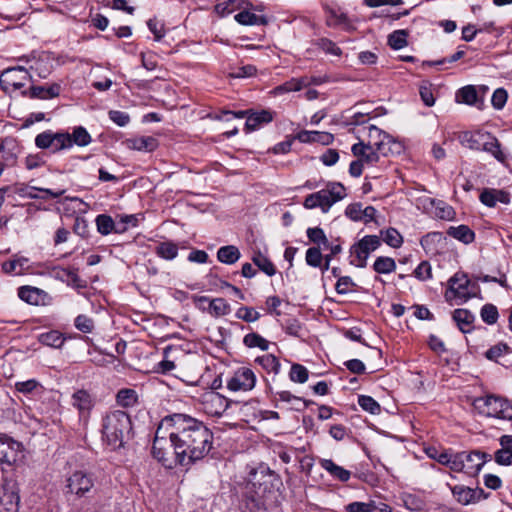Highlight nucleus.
<instances>
[{"label": "nucleus", "mask_w": 512, "mask_h": 512, "mask_svg": "<svg viewBox=\"0 0 512 512\" xmlns=\"http://www.w3.org/2000/svg\"><path fill=\"white\" fill-rule=\"evenodd\" d=\"M167 439L170 441L176 461L185 467L203 459L213 445L211 430L202 421L183 413L165 416L157 427L152 455L163 464L167 461Z\"/></svg>", "instance_id": "1"}, {"label": "nucleus", "mask_w": 512, "mask_h": 512, "mask_svg": "<svg viewBox=\"0 0 512 512\" xmlns=\"http://www.w3.org/2000/svg\"><path fill=\"white\" fill-rule=\"evenodd\" d=\"M131 429L130 417L124 411L114 410L103 417L102 438L111 450L123 447L125 436Z\"/></svg>", "instance_id": "2"}, {"label": "nucleus", "mask_w": 512, "mask_h": 512, "mask_svg": "<svg viewBox=\"0 0 512 512\" xmlns=\"http://www.w3.org/2000/svg\"><path fill=\"white\" fill-rule=\"evenodd\" d=\"M472 405L480 415L485 417L512 420V401L503 396L486 394L475 398Z\"/></svg>", "instance_id": "3"}, {"label": "nucleus", "mask_w": 512, "mask_h": 512, "mask_svg": "<svg viewBox=\"0 0 512 512\" xmlns=\"http://www.w3.org/2000/svg\"><path fill=\"white\" fill-rule=\"evenodd\" d=\"M346 197V189L339 182H329L325 189L309 194L304 200L306 209L319 207L323 213H327L338 201Z\"/></svg>", "instance_id": "4"}, {"label": "nucleus", "mask_w": 512, "mask_h": 512, "mask_svg": "<svg viewBox=\"0 0 512 512\" xmlns=\"http://www.w3.org/2000/svg\"><path fill=\"white\" fill-rule=\"evenodd\" d=\"M381 245V239L377 235H366L350 248L349 263L358 268L367 265L369 255Z\"/></svg>", "instance_id": "5"}, {"label": "nucleus", "mask_w": 512, "mask_h": 512, "mask_svg": "<svg viewBox=\"0 0 512 512\" xmlns=\"http://www.w3.org/2000/svg\"><path fill=\"white\" fill-rule=\"evenodd\" d=\"M476 294V286L471 283L468 276L464 273H456L449 280V288L446 291L447 299H456V304L460 305Z\"/></svg>", "instance_id": "6"}, {"label": "nucleus", "mask_w": 512, "mask_h": 512, "mask_svg": "<svg viewBox=\"0 0 512 512\" xmlns=\"http://www.w3.org/2000/svg\"><path fill=\"white\" fill-rule=\"evenodd\" d=\"M35 145L40 149H51L53 153L72 147V138L68 132L46 130L35 137Z\"/></svg>", "instance_id": "7"}, {"label": "nucleus", "mask_w": 512, "mask_h": 512, "mask_svg": "<svg viewBox=\"0 0 512 512\" xmlns=\"http://www.w3.org/2000/svg\"><path fill=\"white\" fill-rule=\"evenodd\" d=\"M19 488L13 479L5 478L0 485V512H18Z\"/></svg>", "instance_id": "8"}, {"label": "nucleus", "mask_w": 512, "mask_h": 512, "mask_svg": "<svg viewBox=\"0 0 512 512\" xmlns=\"http://www.w3.org/2000/svg\"><path fill=\"white\" fill-rule=\"evenodd\" d=\"M23 458L22 443L6 434H0V463L13 465Z\"/></svg>", "instance_id": "9"}, {"label": "nucleus", "mask_w": 512, "mask_h": 512, "mask_svg": "<svg viewBox=\"0 0 512 512\" xmlns=\"http://www.w3.org/2000/svg\"><path fill=\"white\" fill-rule=\"evenodd\" d=\"M368 141L367 145L381 152L382 156H387L389 153H393V146L397 143L393 141L392 137L386 132L382 131L374 125H370L368 128Z\"/></svg>", "instance_id": "10"}, {"label": "nucleus", "mask_w": 512, "mask_h": 512, "mask_svg": "<svg viewBox=\"0 0 512 512\" xmlns=\"http://www.w3.org/2000/svg\"><path fill=\"white\" fill-rule=\"evenodd\" d=\"M256 376L254 372L247 367L237 369L232 377L227 381V388L231 391H250L255 387Z\"/></svg>", "instance_id": "11"}, {"label": "nucleus", "mask_w": 512, "mask_h": 512, "mask_svg": "<svg viewBox=\"0 0 512 512\" xmlns=\"http://www.w3.org/2000/svg\"><path fill=\"white\" fill-rule=\"evenodd\" d=\"M71 404L78 410L80 420L87 423L90 412L96 404V397L87 390H77L71 397Z\"/></svg>", "instance_id": "12"}, {"label": "nucleus", "mask_w": 512, "mask_h": 512, "mask_svg": "<svg viewBox=\"0 0 512 512\" xmlns=\"http://www.w3.org/2000/svg\"><path fill=\"white\" fill-rule=\"evenodd\" d=\"M94 486V480L91 474L83 471H75L68 479L67 492L75 494L78 497L85 496Z\"/></svg>", "instance_id": "13"}, {"label": "nucleus", "mask_w": 512, "mask_h": 512, "mask_svg": "<svg viewBox=\"0 0 512 512\" xmlns=\"http://www.w3.org/2000/svg\"><path fill=\"white\" fill-rule=\"evenodd\" d=\"M28 71L21 66L7 68L2 72L1 83L4 89L12 87L14 90L22 88L29 80Z\"/></svg>", "instance_id": "14"}, {"label": "nucleus", "mask_w": 512, "mask_h": 512, "mask_svg": "<svg viewBox=\"0 0 512 512\" xmlns=\"http://www.w3.org/2000/svg\"><path fill=\"white\" fill-rule=\"evenodd\" d=\"M451 492L456 501L461 505L475 504L488 496L481 488L472 489L464 485H456L452 487Z\"/></svg>", "instance_id": "15"}, {"label": "nucleus", "mask_w": 512, "mask_h": 512, "mask_svg": "<svg viewBox=\"0 0 512 512\" xmlns=\"http://www.w3.org/2000/svg\"><path fill=\"white\" fill-rule=\"evenodd\" d=\"M351 151L364 165H374L379 161L381 155V152L365 144L364 141L354 144Z\"/></svg>", "instance_id": "16"}, {"label": "nucleus", "mask_w": 512, "mask_h": 512, "mask_svg": "<svg viewBox=\"0 0 512 512\" xmlns=\"http://www.w3.org/2000/svg\"><path fill=\"white\" fill-rule=\"evenodd\" d=\"M274 112L271 110L253 111L247 116L245 130L247 132L255 131L273 121Z\"/></svg>", "instance_id": "17"}, {"label": "nucleus", "mask_w": 512, "mask_h": 512, "mask_svg": "<svg viewBox=\"0 0 512 512\" xmlns=\"http://www.w3.org/2000/svg\"><path fill=\"white\" fill-rule=\"evenodd\" d=\"M484 140L481 142L480 151H485L491 154L496 160L501 163L506 161V155L501 149L499 140L491 133L485 131Z\"/></svg>", "instance_id": "18"}, {"label": "nucleus", "mask_w": 512, "mask_h": 512, "mask_svg": "<svg viewBox=\"0 0 512 512\" xmlns=\"http://www.w3.org/2000/svg\"><path fill=\"white\" fill-rule=\"evenodd\" d=\"M295 139L302 143H320L322 145H329L333 142L334 137L328 132L302 130L297 133Z\"/></svg>", "instance_id": "19"}, {"label": "nucleus", "mask_w": 512, "mask_h": 512, "mask_svg": "<svg viewBox=\"0 0 512 512\" xmlns=\"http://www.w3.org/2000/svg\"><path fill=\"white\" fill-rule=\"evenodd\" d=\"M486 453L480 451L462 452V459L465 462L466 473H477L486 462Z\"/></svg>", "instance_id": "20"}, {"label": "nucleus", "mask_w": 512, "mask_h": 512, "mask_svg": "<svg viewBox=\"0 0 512 512\" xmlns=\"http://www.w3.org/2000/svg\"><path fill=\"white\" fill-rule=\"evenodd\" d=\"M501 448L495 452V461L499 465L512 464V435H503L499 439Z\"/></svg>", "instance_id": "21"}, {"label": "nucleus", "mask_w": 512, "mask_h": 512, "mask_svg": "<svg viewBox=\"0 0 512 512\" xmlns=\"http://www.w3.org/2000/svg\"><path fill=\"white\" fill-rule=\"evenodd\" d=\"M95 223L97 231L103 236H106L112 232L121 234L126 231V226H123V228H116V223L112 217L107 214L98 215L95 219Z\"/></svg>", "instance_id": "22"}, {"label": "nucleus", "mask_w": 512, "mask_h": 512, "mask_svg": "<svg viewBox=\"0 0 512 512\" xmlns=\"http://www.w3.org/2000/svg\"><path fill=\"white\" fill-rule=\"evenodd\" d=\"M485 131H465L459 135V141L462 146L471 150L480 151L481 142L484 140Z\"/></svg>", "instance_id": "23"}, {"label": "nucleus", "mask_w": 512, "mask_h": 512, "mask_svg": "<svg viewBox=\"0 0 512 512\" xmlns=\"http://www.w3.org/2000/svg\"><path fill=\"white\" fill-rule=\"evenodd\" d=\"M480 201L488 207H494L497 202L508 203L509 195L501 190L484 189L480 194Z\"/></svg>", "instance_id": "24"}, {"label": "nucleus", "mask_w": 512, "mask_h": 512, "mask_svg": "<svg viewBox=\"0 0 512 512\" xmlns=\"http://www.w3.org/2000/svg\"><path fill=\"white\" fill-rule=\"evenodd\" d=\"M456 100L459 103L467 105L480 106L483 103L482 99H479L477 89L473 85L462 87L456 93Z\"/></svg>", "instance_id": "25"}, {"label": "nucleus", "mask_w": 512, "mask_h": 512, "mask_svg": "<svg viewBox=\"0 0 512 512\" xmlns=\"http://www.w3.org/2000/svg\"><path fill=\"white\" fill-rule=\"evenodd\" d=\"M452 318L463 333L471 331L475 317L469 310L456 309L453 312Z\"/></svg>", "instance_id": "26"}, {"label": "nucleus", "mask_w": 512, "mask_h": 512, "mask_svg": "<svg viewBox=\"0 0 512 512\" xmlns=\"http://www.w3.org/2000/svg\"><path fill=\"white\" fill-rule=\"evenodd\" d=\"M157 146L158 142L152 136H141L128 140V147L137 151L152 152Z\"/></svg>", "instance_id": "27"}, {"label": "nucleus", "mask_w": 512, "mask_h": 512, "mask_svg": "<svg viewBox=\"0 0 512 512\" xmlns=\"http://www.w3.org/2000/svg\"><path fill=\"white\" fill-rule=\"evenodd\" d=\"M321 467L326 470L331 476L334 478L346 482L350 479L351 473L350 471L344 469L343 467L335 464L330 459H321L320 460Z\"/></svg>", "instance_id": "28"}, {"label": "nucleus", "mask_w": 512, "mask_h": 512, "mask_svg": "<svg viewBox=\"0 0 512 512\" xmlns=\"http://www.w3.org/2000/svg\"><path fill=\"white\" fill-rule=\"evenodd\" d=\"M240 257V250L234 245L222 246L217 251L218 261L227 265L236 263Z\"/></svg>", "instance_id": "29"}, {"label": "nucleus", "mask_w": 512, "mask_h": 512, "mask_svg": "<svg viewBox=\"0 0 512 512\" xmlns=\"http://www.w3.org/2000/svg\"><path fill=\"white\" fill-rule=\"evenodd\" d=\"M447 234L464 244H470L475 239V233L467 225L451 226Z\"/></svg>", "instance_id": "30"}, {"label": "nucleus", "mask_w": 512, "mask_h": 512, "mask_svg": "<svg viewBox=\"0 0 512 512\" xmlns=\"http://www.w3.org/2000/svg\"><path fill=\"white\" fill-rule=\"evenodd\" d=\"M303 88H306V80L303 79V77L300 78H292L285 83L276 86L272 93L274 95H282L289 92H297L302 90Z\"/></svg>", "instance_id": "31"}, {"label": "nucleus", "mask_w": 512, "mask_h": 512, "mask_svg": "<svg viewBox=\"0 0 512 512\" xmlns=\"http://www.w3.org/2000/svg\"><path fill=\"white\" fill-rule=\"evenodd\" d=\"M247 0H219L215 5V12L220 16H226L243 8Z\"/></svg>", "instance_id": "32"}, {"label": "nucleus", "mask_w": 512, "mask_h": 512, "mask_svg": "<svg viewBox=\"0 0 512 512\" xmlns=\"http://www.w3.org/2000/svg\"><path fill=\"white\" fill-rule=\"evenodd\" d=\"M42 294L43 291L36 287L22 286L18 289L19 298L31 305H38Z\"/></svg>", "instance_id": "33"}, {"label": "nucleus", "mask_w": 512, "mask_h": 512, "mask_svg": "<svg viewBox=\"0 0 512 512\" xmlns=\"http://www.w3.org/2000/svg\"><path fill=\"white\" fill-rule=\"evenodd\" d=\"M38 340L43 345L52 348H61L65 342V337L59 331L51 330L40 334Z\"/></svg>", "instance_id": "34"}, {"label": "nucleus", "mask_w": 512, "mask_h": 512, "mask_svg": "<svg viewBox=\"0 0 512 512\" xmlns=\"http://www.w3.org/2000/svg\"><path fill=\"white\" fill-rule=\"evenodd\" d=\"M116 401L118 405L124 408L133 407L138 402V394L133 389H121L116 395Z\"/></svg>", "instance_id": "35"}, {"label": "nucleus", "mask_w": 512, "mask_h": 512, "mask_svg": "<svg viewBox=\"0 0 512 512\" xmlns=\"http://www.w3.org/2000/svg\"><path fill=\"white\" fill-rule=\"evenodd\" d=\"M243 344L248 348H259L262 351H267L270 343L260 334L251 332L244 336Z\"/></svg>", "instance_id": "36"}, {"label": "nucleus", "mask_w": 512, "mask_h": 512, "mask_svg": "<svg viewBox=\"0 0 512 512\" xmlns=\"http://www.w3.org/2000/svg\"><path fill=\"white\" fill-rule=\"evenodd\" d=\"M264 370L268 373L278 374L280 371V362L278 358L272 354H265L263 356H259L255 359Z\"/></svg>", "instance_id": "37"}, {"label": "nucleus", "mask_w": 512, "mask_h": 512, "mask_svg": "<svg viewBox=\"0 0 512 512\" xmlns=\"http://www.w3.org/2000/svg\"><path fill=\"white\" fill-rule=\"evenodd\" d=\"M155 253L165 260H173L178 255V246L170 241L161 242L155 248Z\"/></svg>", "instance_id": "38"}, {"label": "nucleus", "mask_w": 512, "mask_h": 512, "mask_svg": "<svg viewBox=\"0 0 512 512\" xmlns=\"http://www.w3.org/2000/svg\"><path fill=\"white\" fill-rule=\"evenodd\" d=\"M234 19L242 25L266 24V19L262 15H257L247 10H243L235 15Z\"/></svg>", "instance_id": "39"}, {"label": "nucleus", "mask_w": 512, "mask_h": 512, "mask_svg": "<svg viewBox=\"0 0 512 512\" xmlns=\"http://www.w3.org/2000/svg\"><path fill=\"white\" fill-rule=\"evenodd\" d=\"M59 86L50 87L32 86L30 89L31 97L40 99H51L59 95Z\"/></svg>", "instance_id": "40"}, {"label": "nucleus", "mask_w": 512, "mask_h": 512, "mask_svg": "<svg viewBox=\"0 0 512 512\" xmlns=\"http://www.w3.org/2000/svg\"><path fill=\"white\" fill-rule=\"evenodd\" d=\"M373 269L379 274H388L395 271L396 263L391 257L380 256L376 258Z\"/></svg>", "instance_id": "41"}, {"label": "nucleus", "mask_w": 512, "mask_h": 512, "mask_svg": "<svg viewBox=\"0 0 512 512\" xmlns=\"http://www.w3.org/2000/svg\"><path fill=\"white\" fill-rule=\"evenodd\" d=\"M70 137L72 138V146L75 144L80 147H85L92 141L91 135L82 126L75 127Z\"/></svg>", "instance_id": "42"}, {"label": "nucleus", "mask_w": 512, "mask_h": 512, "mask_svg": "<svg viewBox=\"0 0 512 512\" xmlns=\"http://www.w3.org/2000/svg\"><path fill=\"white\" fill-rule=\"evenodd\" d=\"M6 188H10V190L6 191V193L17 194L23 198L47 200L46 196L32 195V191H36V189H38V187L26 186V185H15V186H7Z\"/></svg>", "instance_id": "43"}, {"label": "nucleus", "mask_w": 512, "mask_h": 512, "mask_svg": "<svg viewBox=\"0 0 512 512\" xmlns=\"http://www.w3.org/2000/svg\"><path fill=\"white\" fill-rule=\"evenodd\" d=\"M252 261L266 275L273 276L276 274V268L274 264L260 252L253 256Z\"/></svg>", "instance_id": "44"}, {"label": "nucleus", "mask_w": 512, "mask_h": 512, "mask_svg": "<svg viewBox=\"0 0 512 512\" xmlns=\"http://www.w3.org/2000/svg\"><path fill=\"white\" fill-rule=\"evenodd\" d=\"M358 404L363 410L374 415L379 414L381 411L379 403L368 395H360L358 397Z\"/></svg>", "instance_id": "45"}, {"label": "nucleus", "mask_w": 512, "mask_h": 512, "mask_svg": "<svg viewBox=\"0 0 512 512\" xmlns=\"http://www.w3.org/2000/svg\"><path fill=\"white\" fill-rule=\"evenodd\" d=\"M383 236V241L393 248H398L403 243V237L402 235L395 229V228H389L384 232H381Z\"/></svg>", "instance_id": "46"}, {"label": "nucleus", "mask_w": 512, "mask_h": 512, "mask_svg": "<svg viewBox=\"0 0 512 512\" xmlns=\"http://www.w3.org/2000/svg\"><path fill=\"white\" fill-rule=\"evenodd\" d=\"M235 316L245 322L251 323L259 320L260 313L252 307L242 306L237 311Z\"/></svg>", "instance_id": "47"}, {"label": "nucleus", "mask_w": 512, "mask_h": 512, "mask_svg": "<svg viewBox=\"0 0 512 512\" xmlns=\"http://www.w3.org/2000/svg\"><path fill=\"white\" fill-rule=\"evenodd\" d=\"M290 380L296 383H305L308 380V370L301 364H293L289 373Z\"/></svg>", "instance_id": "48"}, {"label": "nucleus", "mask_w": 512, "mask_h": 512, "mask_svg": "<svg viewBox=\"0 0 512 512\" xmlns=\"http://www.w3.org/2000/svg\"><path fill=\"white\" fill-rule=\"evenodd\" d=\"M209 306L215 316H225L230 312V305L223 298L212 299Z\"/></svg>", "instance_id": "49"}, {"label": "nucleus", "mask_w": 512, "mask_h": 512, "mask_svg": "<svg viewBox=\"0 0 512 512\" xmlns=\"http://www.w3.org/2000/svg\"><path fill=\"white\" fill-rule=\"evenodd\" d=\"M74 326L82 333H91L94 330V321L86 315H78L74 320Z\"/></svg>", "instance_id": "50"}, {"label": "nucleus", "mask_w": 512, "mask_h": 512, "mask_svg": "<svg viewBox=\"0 0 512 512\" xmlns=\"http://www.w3.org/2000/svg\"><path fill=\"white\" fill-rule=\"evenodd\" d=\"M482 320L489 324H495L498 319V310L493 304H485L481 309Z\"/></svg>", "instance_id": "51"}, {"label": "nucleus", "mask_w": 512, "mask_h": 512, "mask_svg": "<svg viewBox=\"0 0 512 512\" xmlns=\"http://www.w3.org/2000/svg\"><path fill=\"white\" fill-rule=\"evenodd\" d=\"M307 237L309 240L315 244H322L325 247L328 246V239L323 231V229L319 227L308 228L307 229Z\"/></svg>", "instance_id": "52"}, {"label": "nucleus", "mask_w": 512, "mask_h": 512, "mask_svg": "<svg viewBox=\"0 0 512 512\" xmlns=\"http://www.w3.org/2000/svg\"><path fill=\"white\" fill-rule=\"evenodd\" d=\"M413 275L420 281L432 278V268L428 261H422L414 270Z\"/></svg>", "instance_id": "53"}, {"label": "nucleus", "mask_w": 512, "mask_h": 512, "mask_svg": "<svg viewBox=\"0 0 512 512\" xmlns=\"http://www.w3.org/2000/svg\"><path fill=\"white\" fill-rule=\"evenodd\" d=\"M355 283L349 276L339 277L335 289L338 294H348L354 291Z\"/></svg>", "instance_id": "54"}, {"label": "nucleus", "mask_w": 512, "mask_h": 512, "mask_svg": "<svg viewBox=\"0 0 512 512\" xmlns=\"http://www.w3.org/2000/svg\"><path fill=\"white\" fill-rule=\"evenodd\" d=\"M323 255L317 247H311L306 251V263L311 267H320Z\"/></svg>", "instance_id": "55"}, {"label": "nucleus", "mask_w": 512, "mask_h": 512, "mask_svg": "<svg viewBox=\"0 0 512 512\" xmlns=\"http://www.w3.org/2000/svg\"><path fill=\"white\" fill-rule=\"evenodd\" d=\"M15 388L20 393L29 394L38 388H42V385L35 379H29L26 381L16 382Z\"/></svg>", "instance_id": "56"}, {"label": "nucleus", "mask_w": 512, "mask_h": 512, "mask_svg": "<svg viewBox=\"0 0 512 512\" xmlns=\"http://www.w3.org/2000/svg\"><path fill=\"white\" fill-rule=\"evenodd\" d=\"M507 92L503 88H498L494 91L491 97L492 105L495 109L500 110L502 109L506 102H507Z\"/></svg>", "instance_id": "57"}, {"label": "nucleus", "mask_w": 512, "mask_h": 512, "mask_svg": "<svg viewBox=\"0 0 512 512\" xmlns=\"http://www.w3.org/2000/svg\"><path fill=\"white\" fill-rule=\"evenodd\" d=\"M435 215L444 220H451L454 216V210L450 205L439 201L436 205Z\"/></svg>", "instance_id": "58"}, {"label": "nucleus", "mask_w": 512, "mask_h": 512, "mask_svg": "<svg viewBox=\"0 0 512 512\" xmlns=\"http://www.w3.org/2000/svg\"><path fill=\"white\" fill-rule=\"evenodd\" d=\"M108 115L110 120L120 127H124L130 122V116L123 111L111 110Z\"/></svg>", "instance_id": "59"}, {"label": "nucleus", "mask_w": 512, "mask_h": 512, "mask_svg": "<svg viewBox=\"0 0 512 512\" xmlns=\"http://www.w3.org/2000/svg\"><path fill=\"white\" fill-rule=\"evenodd\" d=\"M445 465H448L452 471L466 472L465 462L462 459V452L455 455L449 454V462H447Z\"/></svg>", "instance_id": "60"}, {"label": "nucleus", "mask_w": 512, "mask_h": 512, "mask_svg": "<svg viewBox=\"0 0 512 512\" xmlns=\"http://www.w3.org/2000/svg\"><path fill=\"white\" fill-rule=\"evenodd\" d=\"M362 210H363V207H362L361 203H352L346 207L345 215L352 221H361L362 220Z\"/></svg>", "instance_id": "61"}, {"label": "nucleus", "mask_w": 512, "mask_h": 512, "mask_svg": "<svg viewBox=\"0 0 512 512\" xmlns=\"http://www.w3.org/2000/svg\"><path fill=\"white\" fill-rule=\"evenodd\" d=\"M320 49H322L325 53L331 54L334 56H340L341 55V49L332 41L322 38L318 43Z\"/></svg>", "instance_id": "62"}, {"label": "nucleus", "mask_w": 512, "mask_h": 512, "mask_svg": "<svg viewBox=\"0 0 512 512\" xmlns=\"http://www.w3.org/2000/svg\"><path fill=\"white\" fill-rule=\"evenodd\" d=\"M375 505L373 503L352 502L346 506L349 512H374Z\"/></svg>", "instance_id": "63"}, {"label": "nucleus", "mask_w": 512, "mask_h": 512, "mask_svg": "<svg viewBox=\"0 0 512 512\" xmlns=\"http://www.w3.org/2000/svg\"><path fill=\"white\" fill-rule=\"evenodd\" d=\"M246 508L249 512H268L265 504L254 497H251L246 502Z\"/></svg>", "instance_id": "64"}]
</instances>
